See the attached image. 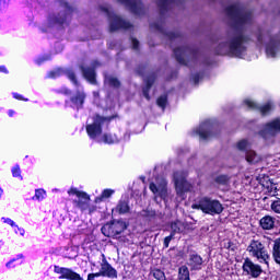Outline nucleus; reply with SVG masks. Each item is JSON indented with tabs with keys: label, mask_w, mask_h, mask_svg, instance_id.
I'll use <instances>...</instances> for the list:
<instances>
[{
	"label": "nucleus",
	"mask_w": 280,
	"mask_h": 280,
	"mask_svg": "<svg viewBox=\"0 0 280 280\" xmlns=\"http://www.w3.org/2000/svg\"><path fill=\"white\" fill-rule=\"evenodd\" d=\"M226 14L231 21H233L236 33L228 40L220 42L217 47V54H219V56H226V54H230L231 56L241 58L246 51V46H244V44L248 43V37L240 32V27L253 23V13L242 10L240 4H232L228 7Z\"/></svg>",
	"instance_id": "f257e3e1"
},
{
	"label": "nucleus",
	"mask_w": 280,
	"mask_h": 280,
	"mask_svg": "<svg viewBox=\"0 0 280 280\" xmlns=\"http://www.w3.org/2000/svg\"><path fill=\"white\" fill-rule=\"evenodd\" d=\"M257 40L260 45L267 43L266 54L268 58H277V55L280 52V39L278 37H272L269 31L262 30L259 31Z\"/></svg>",
	"instance_id": "f03ea898"
},
{
	"label": "nucleus",
	"mask_w": 280,
	"mask_h": 280,
	"mask_svg": "<svg viewBox=\"0 0 280 280\" xmlns=\"http://www.w3.org/2000/svg\"><path fill=\"white\" fill-rule=\"evenodd\" d=\"M192 209H200L202 213L208 215H220L224 211V207L219 200L209 197L201 198L199 203L192 205Z\"/></svg>",
	"instance_id": "7ed1b4c3"
},
{
	"label": "nucleus",
	"mask_w": 280,
	"mask_h": 280,
	"mask_svg": "<svg viewBox=\"0 0 280 280\" xmlns=\"http://www.w3.org/2000/svg\"><path fill=\"white\" fill-rule=\"evenodd\" d=\"M247 253H249V256L257 259L260 264H268V260L270 259L268 249H266V245L260 240H252L247 246Z\"/></svg>",
	"instance_id": "20e7f679"
},
{
	"label": "nucleus",
	"mask_w": 280,
	"mask_h": 280,
	"mask_svg": "<svg viewBox=\"0 0 280 280\" xmlns=\"http://www.w3.org/2000/svg\"><path fill=\"white\" fill-rule=\"evenodd\" d=\"M69 196H75L78 199L73 200V205L77 209L81 211H86L89 209L90 213L95 211V207L91 208V196L85 191L78 190V188H70L68 190Z\"/></svg>",
	"instance_id": "39448f33"
},
{
	"label": "nucleus",
	"mask_w": 280,
	"mask_h": 280,
	"mask_svg": "<svg viewBox=\"0 0 280 280\" xmlns=\"http://www.w3.org/2000/svg\"><path fill=\"white\" fill-rule=\"evenodd\" d=\"M101 10L105 12V14L109 19L110 32H117V30H130L132 27V24H130V22H126V20H122L120 16L115 15V13H113V11L110 10V7L103 5L101 7Z\"/></svg>",
	"instance_id": "423d86ee"
},
{
	"label": "nucleus",
	"mask_w": 280,
	"mask_h": 280,
	"mask_svg": "<svg viewBox=\"0 0 280 280\" xmlns=\"http://www.w3.org/2000/svg\"><path fill=\"white\" fill-rule=\"evenodd\" d=\"M113 117H104L100 115H95L93 117V122L90 125H86V132L90 139H97L100 135H102V125L110 121Z\"/></svg>",
	"instance_id": "0eeeda50"
},
{
	"label": "nucleus",
	"mask_w": 280,
	"mask_h": 280,
	"mask_svg": "<svg viewBox=\"0 0 280 280\" xmlns=\"http://www.w3.org/2000/svg\"><path fill=\"white\" fill-rule=\"evenodd\" d=\"M173 180L175 183V189L176 192L182 196V194H185L186 191H191L194 189V186L187 182V173L183 171H177L173 175Z\"/></svg>",
	"instance_id": "6e6552de"
},
{
	"label": "nucleus",
	"mask_w": 280,
	"mask_h": 280,
	"mask_svg": "<svg viewBox=\"0 0 280 280\" xmlns=\"http://www.w3.org/2000/svg\"><path fill=\"white\" fill-rule=\"evenodd\" d=\"M54 270L56 275H59V279L84 280L80 273L75 272L71 268L55 266ZM86 280H95V276L93 273H89Z\"/></svg>",
	"instance_id": "1a4fd4ad"
},
{
	"label": "nucleus",
	"mask_w": 280,
	"mask_h": 280,
	"mask_svg": "<svg viewBox=\"0 0 280 280\" xmlns=\"http://www.w3.org/2000/svg\"><path fill=\"white\" fill-rule=\"evenodd\" d=\"M101 231L105 237H117V235H120V233L126 231V223L121 221H113L112 223L105 224Z\"/></svg>",
	"instance_id": "9d476101"
},
{
	"label": "nucleus",
	"mask_w": 280,
	"mask_h": 280,
	"mask_svg": "<svg viewBox=\"0 0 280 280\" xmlns=\"http://www.w3.org/2000/svg\"><path fill=\"white\" fill-rule=\"evenodd\" d=\"M149 189L154 194L155 198L167 200V182L165 179H162L158 186L156 184L151 183Z\"/></svg>",
	"instance_id": "9b49d317"
},
{
	"label": "nucleus",
	"mask_w": 280,
	"mask_h": 280,
	"mask_svg": "<svg viewBox=\"0 0 280 280\" xmlns=\"http://www.w3.org/2000/svg\"><path fill=\"white\" fill-rule=\"evenodd\" d=\"M243 270L244 272H247V275H250L254 278H257L259 277V275H261V267L253 262V260H250L249 258L245 259L243 264Z\"/></svg>",
	"instance_id": "f8f14e48"
},
{
	"label": "nucleus",
	"mask_w": 280,
	"mask_h": 280,
	"mask_svg": "<svg viewBox=\"0 0 280 280\" xmlns=\"http://www.w3.org/2000/svg\"><path fill=\"white\" fill-rule=\"evenodd\" d=\"M277 132H280V119H276L269 124L266 125L265 129L261 131V136L265 139H268V137H275Z\"/></svg>",
	"instance_id": "ddd939ff"
},
{
	"label": "nucleus",
	"mask_w": 280,
	"mask_h": 280,
	"mask_svg": "<svg viewBox=\"0 0 280 280\" xmlns=\"http://www.w3.org/2000/svg\"><path fill=\"white\" fill-rule=\"evenodd\" d=\"M101 270L103 272V277H107V279H117V269L113 268V266L108 264L105 255H103Z\"/></svg>",
	"instance_id": "4468645a"
},
{
	"label": "nucleus",
	"mask_w": 280,
	"mask_h": 280,
	"mask_svg": "<svg viewBox=\"0 0 280 280\" xmlns=\"http://www.w3.org/2000/svg\"><path fill=\"white\" fill-rule=\"evenodd\" d=\"M119 3H122L126 5V8H129L133 14H141L143 12V4H141V1L139 0H118Z\"/></svg>",
	"instance_id": "2eb2a0df"
},
{
	"label": "nucleus",
	"mask_w": 280,
	"mask_h": 280,
	"mask_svg": "<svg viewBox=\"0 0 280 280\" xmlns=\"http://www.w3.org/2000/svg\"><path fill=\"white\" fill-rule=\"evenodd\" d=\"M62 73H65V75H67V78H69V80L75 85L78 86V79L75 78V72H73V70H60V69H57V70H54V71H50L48 73V78H58L59 75H62Z\"/></svg>",
	"instance_id": "dca6fc26"
},
{
	"label": "nucleus",
	"mask_w": 280,
	"mask_h": 280,
	"mask_svg": "<svg viewBox=\"0 0 280 280\" xmlns=\"http://www.w3.org/2000/svg\"><path fill=\"white\" fill-rule=\"evenodd\" d=\"M244 104H245V106H247V108H250L252 110H260L261 115H267V113H270V110H272L271 102L267 103L266 105H264L261 107L256 105V103L250 100H245Z\"/></svg>",
	"instance_id": "f3484780"
},
{
	"label": "nucleus",
	"mask_w": 280,
	"mask_h": 280,
	"mask_svg": "<svg viewBox=\"0 0 280 280\" xmlns=\"http://www.w3.org/2000/svg\"><path fill=\"white\" fill-rule=\"evenodd\" d=\"M196 133L200 137V139L207 140L211 139V121L207 120L202 122L198 129H196Z\"/></svg>",
	"instance_id": "a211bd4d"
},
{
	"label": "nucleus",
	"mask_w": 280,
	"mask_h": 280,
	"mask_svg": "<svg viewBox=\"0 0 280 280\" xmlns=\"http://www.w3.org/2000/svg\"><path fill=\"white\" fill-rule=\"evenodd\" d=\"M202 264H205L202 256L198 254H191L189 256L188 266L190 267V270H202Z\"/></svg>",
	"instance_id": "6ab92c4d"
},
{
	"label": "nucleus",
	"mask_w": 280,
	"mask_h": 280,
	"mask_svg": "<svg viewBox=\"0 0 280 280\" xmlns=\"http://www.w3.org/2000/svg\"><path fill=\"white\" fill-rule=\"evenodd\" d=\"M175 58L179 65H187V61L185 60L186 56H189L191 54V49L187 47H179L174 49Z\"/></svg>",
	"instance_id": "aec40b11"
},
{
	"label": "nucleus",
	"mask_w": 280,
	"mask_h": 280,
	"mask_svg": "<svg viewBox=\"0 0 280 280\" xmlns=\"http://www.w3.org/2000/svg\"><path fill=\"white\" fill-rule=\"evenodd\" d=\"M83 77L89 80L91 84H95V70L93 68H84L80 66Z\"/></svg>",
	"instance_id": "412c9836"
},
{
	"label": "nucleus",
	"mask_w": 280,
	"mask_h": 280,
	"mask_svg": "<svg viewBox=\"0 0 280 280\" xmlns=\"http://www.w3.org/2000/svg\"><path fill=\"white\" fill-rule=\"evenodd\" d=\"M260 226L265 231H270V229H275V218L270 215H266L262 219H260Z\"/></svg>",
	"instance_id": "4be33fe9"
},
{
	"label": "nucleus",
	"mask_w": 280,
	"mask_h": 280,
	"mask_svg": "<svg viewBox=\"0 0 280 280\" xmlns=\"http://www.w3.org/2000/svg\"><path fill=\"white\" fill-rule=\"evenodd\" d=\"M155 79H156V77H154V74H151L149 78H147L144 80L147 85L143 88L142 93H143L145 100H150V94H149L150 89H152V84H154Z\"/></svg>",
	"instance_id": "5701e85b"
},
{
	"label": "nucleus",
	"mask_w": 280,
	"mask_h": 280,
	"mask_svg": "<svg viewBox=\"0 0 280 280\" xmlns=\"http://www.w3.org/2000/svg\"><path fill=\"white\" fill-rule=\"evenodd\" d=\"M171 234L176 235V233H185V229H187V225L182 221H175L171 223Z\"/></svg>",
	"instance_id": "b1692460"
},
{
	"label": "nucleus",
	"mask_w": 280,
	"mask_h": 280,
	"mask_svg": "<svg viewBox=\"0 0 280 280\" xmlns=\"http://www.w3.org/2000/svg\"><path fill=\"white\" fill-rule=\"evenodd\" d=\"M246 161L247 163H259V161H261V156L257 154V152L249 150L246 151Z\"/></svg>",
	"instance_id": "393cba45"
},
{
	"label": "nucleus",
	"mask_w": 280,
	"mask_h": 280,
	"mask_svg": "<svg viewBox=\"0 0 280 280\" xmlns=\"http://www.w3.org/2000/svg\"><path fill=\"white\" fill-rule=\"evenodd\" d=\"M158 5L160 8L161 14H163L165 10H170V8L174 5V0H158Z\"/></svg>",
	"instance_id": "a878e982"
},
{
	"label": "nucleus",
	"mask_w": 280,
	"mask_h": 280,
	"mask_svg": "<svg viewBox=\"0 0 280 280\" xmlns=\"http://www.w3.org/2000/svg\"><path fill=\"white\" fill-rule=\"evenodd\" d=\"M84 100H86V94H84V92H78L77 95L71 98V102L75 104V106H82Z\"/></svg>",
	"instance_id": "bb28decb"
},
{
	"label": "nucleus",
	"mask_w": 280,
	"mask_h": 280,
	"mask_svg": "<svg viewBox=\"0 0 280 280\" xmlns=\"http://www.w3.org/2000/svg\"><path fill=\"white\" fill-rule=\"evenodd\" d=\"M272 257L276 264H279L280 266V240L276 241L273 244Z\"/></svg>",
	"instance_id": "cd10ccee"
},
{
	"label": "nucleus",
	"mask_w": 280,
	"mask_h": 280,
	"mask_svg": "<svg viewBox=\"0 0 280 280\" xmlns=\"http://www.w3.org/2000/svg\"><path fill=\"white\" fill-rule=\"evenodd\" d=\"M105 82L109 85V86H114V89H119L121 86V82L119 81V79L113 77V75H108L105 78Z\"/></svg>",
	"instance_id": "c85d7f7f"
},
{
	"label": "nucleus",
	"mask_w": 280,
	"mask_h": 280,
	"mask_svg": "<svg viewBox=\"0 0 280 280\" xmlns=\"http://www.w3.org/2000/svg\"><path fill=\"white\" fill-rule=\"evenodd\" d=\"M178 279L179 280H191L189 278V268L187 266H182L178 269Z\"/></svg>",
	"instance_id": "c756f323"
},
{
	"label": "nucleus",
	"mask_w": 280,
	"mask_h": 280,
	"mask_svg": "<svg viewBox=\"0 0 280 280\" xmlns=\"http://www.w3.org/2000/svg\"><path fill=\"white\" fill-rule=\"evenodd\" d=\"M102 141H103V143H108V144L119 143V138H117V136H115V135L105 133L103 136Z\"/></svg>",
	"instance_id": "7c9ffc66"
},
{
	"label": "nucleus",
	"mask_w": 280,
	"mask_h": 280,
	"mask_svg": "<svg viewBox=\"0 0 280 280\" xmlns=\"http://www.w3.org/2000/svg\"><path fill=\"white\" fill-rule=\"evenodd\" d=\"M116 210L120 214L128 213L130 211V206L126 201H119L116 207Z\"/></svg>",
	"instance_id": "2f4dec72"
},
{
	"label": "nucleus",
	"mask_w": 280,
	"mask_h": 280,
	"mask_svg": "<svg viewBox=\"0 0 280 280\" xmlns=\"http://www.w3.org/2000/svg\"><path fill=\"white\" fill-rule=\"evenodd\" d=\"M115 194V190L113 189H104L100 197L95 198V202H102V200H105L106 198H110Z\"/></svg>",
	"instance_id": "473e14b6"
},
{
	"label": "nucleus",
	"mask_w": 280,
	"mask_h": 280,
	"mask_svg": "<svg viewBox=\"0 0 280 280\" xmlns=\"http://www.w3.org/2000/svg\"><path fill=\"white\" fill-rule=\"evenodd\" d=\"M237 150H241V152H248V148H250V143L248 140L243 139L237 142L236 144Z\"/></svg>",
	"instance_id": "72a5a7b5"
},
{
	"label": "nucleus",
	"mask_w": 280,
	"mask_h": 280,
	"mask_svg": "<svg viewBox=\"0 0 280 280\" xmlns=\"http://www.w3.org/2000/svg\"><path fill=\"white\" fill-rule=\"evenodd\" d=\"M153 277L156 280H166L165 272L161 271V269L153 270Z\"/></svg>",
	"instance_id": "f704fd0d"
},
{
	"label": "nucleus",
	"mask_w": 280,
	"mask_h": 280,
	"mask_svg": "<svg viewBox=\"0 0 280 280\" xmlns=\"http://www.w3.org/2000/svg\"><path fill=\"white\" fill-rule=\"evenodd\" d=\"M215 183H219V185H226V183H229V176L220 175L215 178Z\"/></svg>",
	"instance_id": "c9c22d12"
},
{
	"label": "nucleus",
	"mask_w": 280,
	"mask_h": 280,
	"mask_svg": "<svg viewBox=\"0 0 280 280\" xmlns=\"http://www.w3.org/2000/svg\"><path fill=\"white\" fill-rule=\"evenodd\" d=\"M167 104V96H160L158 98V106H160V108H165Z\"/></svg>",
	"instance_id": "e433bc0d"
},
{
	"label": "nucleus",
	"mask_w": 280,
	"mask_h": 280,
	"mask_svg": "<svg viewBox=\"0 0 280 280\" xmlns=\"http://www.w3.org/2000/svg\"><path fill=\"white\" fill-rule=\"evenodd\" d=\"M271 211H273L275 213H280V199L271 203Z\"/></svg>",
	"instance_id": "4c0bfd02"
},
{
	"label": "nucleus",
	"mask_w": 280,
	"mask_h": 280,
	"mask_svg": "<svg viewBox=\"0 0 280 280\" xmlns=\"http://www.w3.org/2000/svg\"><path fill=\"white\" fill-rule=\"evenodd\" d=\"M35 198L37 200H43V198H45V190L44 189H37L35 191Z\"/></svg>",
	"instance_id": "58836bf2"
},
{
	"label": "nucleus",
	"mask_w": 280,
	"mask_h": 280,
	"mask_svg": "<svg viewBox=\"0 0 280 280\" xmlns=\"http://www.w3.org/2000/svg\"><path fill=\"white\" fill-rule=\"evenodd\" d=\"M172 240H174V234L171 233V235L164 238V248H170V242H172Z\"/></svg>",
	"instance_id": "ea45409f"
},
{
	"label": "nucleus",
	"mask_w": 280,
	"mask_h": 280,
	"mask_svg": "<svg viewBox=\"0 0 280 280\" xmlns=\"http://www.w3.org/2000/svg\"><path fill=\"white\" fill-rule=\"evenodd\" d=\"M12 174H13L14 178L21 177V167L15 166V167L12 170Z\"/></svg>",
	"instance_id": "a19ab883"
},
{
	"label": "nucleus",
	"mask_w": 280,
	"mask_h": 280,
	"mask_svg": "<svg viewBox=\"0 0 280 280\" xmlns=\"http://www.w3.org/2000/svg\"><path fill=\"white\" fill-rule=\"evenodd\" d=\"M152 30H158V32H163V24H151Z\"/></svg>",
	"instance_id": "79ce46f5"
},
{
	"label": "nucleus",
	"mask_w": 280,
	"mask_h": 280,
	"mask_svg": "<svg viewBox=\"0 0 280 280\" xmlns=\"http://www.w3.org/2000/svg\"><path fill=\"white\" fill-rule=\"evenodd\" d=\"M131 43H132L133 49H139V40L132 38V39H131Z\"/></svg>",
	"instance_id": "37998d69"
},
{
	"label": "nucleus",
	"mask_w": 280,
	"mask_h": 280,
	"mask_svg": "<svg viewBox=\"0 0 280 280\" xmlns=\"http://www.w3.org/2000/svg\"><path fill=\"white\" fill-rule=\"evenodd\" d=\"M5 224H10V226H16V223L12 221V219H3Z\"/></svg>",
	"instance_id": "c03bdc74"
},
{
	"label": "nucleus",
	"mask_w": 280,
	"mask_h": 280,
	"mask_svg": "<svg viewBox=\"0 0 280 280\" xmlns=\"http://www.w3.org/2000/svg\"><path fill=\"white\" fill-rule=\"evenodd\" d=\"M147 215H148L149 218H154V217L156 215V211H154V210H149Z\"/></svg>",
	"instance_id": "a18cd8bd"
},
{
	"label": "nucleus",
	"mask_w": 280,
	"mask_h": 280,
	"mask_svg": "<svg viewBox=\"0 0 280 280\" xmlns=\"http://www.w3.org/2000/svg\"><path fill=\"white\" fill-rule=\"evenodd\" d=\"M93 276H94V278L104 277V273H103L102 269H100V271L96 273H93Z\"/></svg>",
	"instance_id": "49530a36"
},
{
	"label": "nucleus",
	"mask_w": 280,
	"mask_h": 280,
	"mask_svg": "<svg viewBox=\"0 0 280 280\" xmlns=\"http://www.w3.org/2000/svg\"><path fill=\"white\" fill-rule=\"evenodd\" d=\"M176 34L175 33H168L167 34V37L171 39V40H174V38H176Z\"/></svg>",
	"instance_id": "de8ad7c7"
},
{
	"label": "nucleus",
	"mask_w": 280,
	"mask_h": 280,
	"mask_svg": "<svg viewBox=\"0 0 280 280\" xmlns=\"http://www.w3.org/2000/svg\"><path fill=\"white\" fill-rule=\"evenodd\" d=\"M13 97L15 100H25V98H23V96H21V94H16V93L13 94Z\"/></svg>",
	"instance_id": "09e8293b"
},
{
	"label": "nucleus",
	"mask_w": 280,
	"mask_h": 280,
	"mask_svg": "<svg viewBox=\"0 0 280 280\" xmlns=\"http://www.w3.org/2000/svg\"><path fill=\"white\" fill-rule=\"evenodd\" d=\"M45 60H48V58H43V59L39 58V59H37V63L40 65V62H45Z\"/></svg>",
	"instance_id": "8fccbe9b"
},
{
	"label": "nucleus",
	"mask_w": 280,
	"mask_h": 280,
	"mask_svg": "<svg viewBox=\"0 0 280 280\" xmlns=\"http://www.w3.org/2000/svg\"><path fill=\"white\" fill-rule=\"evenodd\" d=\"M0 71H2L3 73H8V69H5V67L0 66Z\"/></svg>",
	"instance_id": "3c124183"
},
{
	"label": "nucleus",
	"mask_w": 280,
	"mask_h": 280,
	"mask_svg": "<svg viewBox=\"0 0 280 280\" xmlns=\"http://www.w3.org/2000/svg\"><path fill=\"white\" fill-rule=\"evenodd\" d=\"M9 115H10V117H12V115H14V112L10 110Z\"/></svg>",
	"instance_id": "603ef678"
},
{
	"label": "nucleus",
	"mask_w": 280,
	"mask_h": 280,
	"mask_svg": "<svg viewBox=\"0 0 280 280\" xmlns=\"http://www.w3.org/2000/svg\"><path fill=\"white\" fill-rule=\"evenodd\" d=\"M3 196V189L0 188V198Z\"/></svg>",
	"instance_id": "864d4df0"
},
{
	"label": "nucleus",
	"mask_w": 280,
	"mask_h": 280,
	"mask_svg": "<svg viewBox=\"0 0 280 280\" xmlns=\"http://www.w3.org/2000/svg\"><path fill=\"white\" fill-rule=\"evenodd\" d=\"M24 233H25V230H22V231H21V235H23Z\"/></svg>",
	"instance_id": "5fc2aeb1"
},
{
	"label": "nucleus",
	"mask_w": 280,
	"mask_h": 280,
	"mask_svg": "<svg viewBox=\"0 0 280 280\" xmlns=\"http://www.w3.org/2000/svg\"><path fill=\"white\" fill-rule=\"evenodd\" d=\"M9 266H10V262L7 264V267H9Z\"/></svg>",
	"instance_id": "6e6d98bb"
},
{
	"label": "nucleus",
	"mask_w": 280,
	"mask_h": 280,
	"mask_svg": "<svg viewBox=\"0 0 280 280\" xmlns=\"http://www.w3.org/2000/svg\"><path fill=\"white\" fill-rule=\"evenodd\" d=\"M59 23H65V21H60Z\"/></svg>",
	"instance_id": "4d7b16f0"
}]
</instances>
